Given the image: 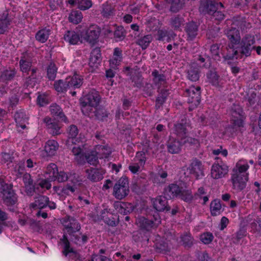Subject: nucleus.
Masks as SVG:
<instances>
[{"instance_id":"nucleus-1","label":"nucleus","mask_w":261,"mask_h":261,"mask_svg":"<svg viewBox=\"0 0 261 261\" xmlns=\"http://www.w3.org/2000/svg\"><path fill=\"white\" fill-rule=\"evenodd\" d=\"M242 22L234 19L231 29H227L225 34L229 39L230 43L228 47L226 48V53H222L224 61L230 64L234 60L242 58L243 55L247 57L250 55L251 50L254 48V38L252 36H247L240 43V36L238 30L236 26L242 28Z\"/></svg>"},{"instance_id":"nucleus-2","label":"nucleus","mask_w":261,"mask_h":261,"mask_svg":"<svg viewBox=\"0 0 261 261\" xmlns=\"http://www.w3.org/2000/svg\"><path fill=\"white\" fill-rule=\"evenodd\" d=\"M100 100V97L98 92L95 90H91L81 99L83 113L89 116L90 113L93 111L98 119L103 120L105 118L108 116V114L103 109H97L96 107Z\"/></svg>"},{"instance_id":"nucleus-3","label":"nucleus","mask_w":261,"mask_h":261,"mask_svg":"<svg viewBox=\"0 0 261 261\" xmlns=\"http://www.w3.org/2000/svg\"><path fill=\"white\" fill-rule=\"evenodd\" d=\"M249 164L253 165L254 161L252 160L247 161L241 159L236 163L231 175V180L234 189L241 190L246 187L248 180Z\"/></svg>"},{"instance_id":"nucleus-4","label":"nucleus","mask_w":261,"mask_h":261,"mask_svg":"<svg viewBox=\"0 0 261 261\" xmlns=\"http://www.w3.org/2000/svg\"><path fill=\"white\" fill-rule=\"evenodd\" d=\"M187 127L189 125H184V122L181 123L175 124L174 128L172 130V133L176 135L177 139H180L181 142L179 141H176L174 139V137L172 136L169 140V143L168 146L169 151L171 153H178L181 150L182 144H185L189 142L190 144H196L198 143L197 139L188 137L186 136L187 130Z\"/></svg>"},{"instance_id":"nucleus-5","label":"nucleus","mask_w":261,"mask_h":261,"mask_svg":"<svg viewBox=\"0 0 261 261\" xmlns=\"http://www.w3.org/2000/svg\"><path fill=\"white\" fill-rule=\"evenodd\" d=\"M78 129L76 126H70L68 130V138L67 140L66 144L69 147L71 145H74L72 148V151L75 156L76 161L84 159L83 149L85 147L84 143L86 139L84 135L80 134L77 137Z\"/></svg>"},{"instance_id":"nucleus-6","label":"nucleus","mask_w":261,"mask_h":261,"mask_svg":"<svg viewBox=\"0 0 261 261\" xmlns=\"http://www.w3.org/2000/svg\"><path fill=\"white\" fill-rule=\"evenodd\" d=\"M111 153V149L108 146L97 145L90 154L86 155L84 154V159H82L81 160L77 161L82 163L86 160L90 164L94 165L97 164L98 159L107 158Z\"/></svg>"},{"instance_id":"nucleus-7","label":"nucleus","mask_w":261,"mask_h":261,"mask_svg":"<svg viewBox=\"0 0 261 261\" xmlns=\"http://www.w3.org/2000/svg\"><path fill=\"white\" fill-rule=\"evenodd\" d=\"M223 6L222 3H217L214 0H204L201 3L199 9L202 12L212 15L217 20L223 19L224 14L221 11Z\"/></svg>"},{"instance_id":"nucleus-8","label":"nucleus","mask_w":261,"mask_h":261,"mask_svg":"<svg viewBox=\"0 0 261 261\" xmlns=\"http://www.w3.org/2000/svg\"><path fill=\"white\" fill-rule=\"evenodd\" d=\"M164 194L168 198L171 199L178 197L186 202L190 201L193 198L190 191L183 189L182 187H179L175 184L170 185L166 188Z\"/></svg>"},{"instance_id":"nucleus-9","label":"nucleus","mask_w":261,"mask_h":261,"mask_svg":"<svg viewBox=\"0 0 261 261\" xmlns=\"http://www.w3.org/2000/svg\"><path fill=\"white\" fill-rule=\"evenodd\" d=\"M129 193L128 181L127 178L122 177L115 184L113 195L116 199H122Z\"/></svg>"},{"instance_id":"nucleus-10","label":"nucleus","mask_w":261,"mask_h":261,"mask_svg":"<svg viewBox=\"0 0 261 261\" xmlns=\"http://www.w3.org/2000/svg\"><path fill=\"white\" fill-rule=\"evenodd\" d=\"M0 186L2 189L1 194L4 202L8 206L14 204L16 201V196L12 189L10 185L5 184L0 180Z\"/></svg>"},{"instance_id":"nucleus-11","label":"nucleus","mask_w":261,"mask_h":261,"mask_svg":"<svg viewBox=\"0 0 261 261\" xmlns=\"http://www.w3.org/2000/svg\"><path fill=\"white\" fill-rule=\"evenodd\" d=\"M60 243L63 247V254L69 259L74 261H82L77 253L70 247L67 234H64Z\"/></svg>"},{"instance_id":"nucleus-12","label":"nucleus","mask_w":261,"mask_h":261,"mask_svg":"<svg viewBox=\"0 0 261 261\" xmlns=\"http://www.w3.org/2000/svg\"><path fill=\"white\" fill-rule=\"evenodd\" d=\"M166 239L167 240V242H165L161 239L160 237L157 236L153 240L155 247L158 251L167 253L168 251H170L171 244L175 241V239L171 235Z\"/></svg>"},{"instance_id":"nucleus-13","label":"nucleus","mask_w":261,"mask_h":261,"mask_svg":"<svg viewBox=\"0 0 261 261\" xmlns=\"http://www.w3.org/2000/svg\"><path fill=\"white\" fill-rule=\"evenodd\" d=\"M145 161L146 157L144 152L142 151L137 152L133 162L129 166V170L134 174L137 173L140 168L144 166Z\"/></svg>"},{"instance_id":"nucleus-14","label":"nucleus","mask_w":261,"mask_h":261,"mask_svg":"<svg viewBox=\"0 0 261 261\" xmlns=\"http://www.w3.org/2000/svg\"><path fill=\"white\" fill-rule=\"evenodd\" d=\"M200 88L199 86H191L186 91V96L188 97V101L193 106H198L200 101Z\"/></svg>"},{"instance_id":"nucleus-15","label":"nucleus","mask_w":261,"mask_h":261,"mask_svg":"<svg viewBox=\"0 0 261 261\" xmlns=\"http://www.w3.org/2000/svg\"><path fill=\"white\" fill-rule=\"evenodd\" d=\"M228 172V167L226 165L215 163L212 166L211 174L214 179H219L224 177Z\"/></svg>"},{"instance_id":"nucleus-16","label":"nucleus","mask_w":261,"mask_h":261,"mask_svg":"<svg viewBox=\"0 0 261 261\" xmlns=\"http://www.w3.org/2000/svg\"><path fill=\"white\" fill-rule=\"evenodd\" d=\"M154 221L152 220L149 221L144 217L138 218L136 224L140 228L148 230L150 228L156 227L161 222L160 218L156 213V215H154Z\"/></svg>"},{"instance_id":"nucleus-17","label":"nucleus","mask_w":261,"mask_h":261,"mask_svg":"<svg viewBox=\"0 0 261 261\" xmlns=\"http://www.w3.org/2000/svg\"><path fill=\"white\" fill-rule=\"evenodd\" d=\"M82 33V38H83L84 41L92 42L99 36L100 29L96 25H92L87 30Z\"/></svg>"},{"instance_id":"nucleus-18","label":"nucleus","mask_w":261,"mask_h":261,"mask_svg":"<svg viewBox=\"0 0 261 261\" xmlns=\"http://www.w3.org/2000/svg\"><path fill=\"white\" fill-rule=\"evenodd\" d=\"M231 113L232 121L234 127L243 126L245 119L243 111L239 106H234Z\"/></svg>"},{"instance_id":"nucleus-19","label":"nucleus","mask_w":261,"mask_h":261,"mask_svg":"<svg viewBox=\"0 0 261 261\" xmlns=\"http://www.w3.org/2000/svg\"><path fill=\"white\" fill-rule=\"evenodd\" d=\"M62 223L66 232L71 236L70 239L72 240V234L79 231L81 228L80 224L75 219L69 217L64 220Z\"/></svg>"},{"instance_id":"nucleus-20","label":"nucleus","mask_w":261,"mask_h":261,"mask_svg":"<svg viewBox=\"0 0 261 261\" xmlns=\"http://www.w3.org/2000/svg\"><path fill=\"white\" fill-rule=\"evenodd\" d=\"M82 33L80 31H67L64 36L65 41L71 45L77 44L79 42H82L84 40L82 38Z\"/></svg>"},{"instance_id":"nucleus-21","label":"nucleus","mask_w":261,"mask_h":261,"mask_svg":"<svg viewBox=\"0 0 261 261\" xmlns=\"http://www.w3.org/2000/svg\"><path fill=\"white\" fill-rule=\"evenodd\" d=\"M190 172L193 174L196 178H200L204 176L203 166L201 162L194 160L192 161L189 167Z\"/></svg>"},{"instance_id":"nucleus-22","label":"nucleus","mask_w":261,"mask_h":261,"mask_svg":"<svg viewBox=\"0 0 261 261\" xmlns=\"http://www.w3.org/2000/svg\"><path fill=\"white\" fill-rule=\"evenodd\" d=\"M101 62V54L100 49L96 48L92 50L90 54L89 65L93 70L98 67Z\"/></svg>"},{"instance_id":"nucleus-23","label":"nucleus","mask_w":261,"mask_h":261,"mask_svg":"<svg viewBox=\"0 0 261 261\" xmlns=\"http://www.w3.org/2000/svg\"><path fill=\"white\" fill-rule=\"evenodd\" d=\"M58 143L54 140H49L45 144L44 150L46 155L51 156L57 153L59 149Z\"/></svg>"},{"instance_id":"nucleus-24","label":"nucleus","mask_w":261,"mask_h":261,"mask_svg":"<svg viewBox=\"0 0 261 261\" xmlns=\"http://www.w3.org/2000/svg\"><path fill=\"white\" fill-rule=\"evenodd\" d=\"M87 177L90 180L93 181H98L103 178V175L105 173L103 169L90 168L86 171Z\"/></svg>"},{"instance_id":"nucleus-25","label":"nucleus","mask_w":261,"mask_h":261,"mask_svg":"<svg viewBox=\"0 0 261 261\" xmlns=\"http://www.w3.org/2000/svg\"><path fill=\"white\" fill-rule=\"evenodd\" d=\"M167 197L159 196L152 200L154 208L158 211L168 210L167 207Z\"/></svg>"},{"instance_id":"nucleus-26","label":"nucleus","mask_w":261,"mask_h":261,"mask_svg":"<svg viewBox=\"0 0 261 261\" xmlns=\"http://www.w3.org/2000/svg\"><path fill=\"white\" fill-rule=\"evenodd\" d=\"M44 122L46 123V126L50 133L53 135H57L61 134L60 128L61 126L55 120L45 118Z\"/></svg>"},{"instance_id":"nucleus-27","label":"nucleus","mask_w":261,"mask_h":261,"mask_svg":"<svg viewBox=\"0 0 261 261\" xmlns=\"http://www.w3.org/2000/svg\"><path fill=\"white\" fill-rule=\"evenodd\" d=\"M65 83L69 89L78 88L82 84V79L79 75L74 74L73 76L66 78Z\"/></svg>"},{"instance_id":"nucleus-28","label":"nucleus","mask_w":261,"mask_h":261,"mask_svg":"<svg viewBox=\"0 0 261 261\" xmlns=\"http://www.w3.org/2000/svg\"><path fill=\"white\" fill-rule=\"evenodd\" d=\"M58 174L57 166L55 164H50L47 166L45 170V176L51 181L56 180Z\"/></svg>"},{"instance_id":"nucleus-29","label":"nucleus","mask_w":261,"mask_h":261,"mask_svg":"<svg viewBox=\"0 0 261 261\" xmlns=\"http://www.w3.org/2000/svg\"><path fill=\"white\" fill-rule=\"evenodd\" d=\"M122 60V51L118 48L114 49L112 58L110 60V66L112 68L115 69Z\"/></svg>"},{"instance_id":"nucleus-30","label":"nucleus","mask_w":261,"mask_h":261,"mask_svg":"<svg viewBox=\"0 0 261 261\" xmlns=\"http://www.w3.org/2000/svg\"><path fill=\"white\" fill-rule=\"evenodd\" d=\"M68 3L71 5H77L81 10H86L92 6L91 0H68Z\"/></svg>"},{"instance_id":"nucleus-31","label":"nucleus","mask_w":261,"mask_h":261,"mask_svg":"<svg viewBox=\"0 0 261 261\" xmlns=\"http://www.w3.org/2000/svg\"><path fill=\"white\" fill-rule=\"evenodd\" d=\"M14 119L18 127H20L22 129H24L26 127L25 124L27 122L28 118L23 112L20 111L16 113Z\"/></svg>"},{"instance_id":"nucleus-32","label":"nucleus","mask_w":261,"mask_h":261,"mask_svg":"<svg viewBox=\"0 0 261 261\" xmlns=\"http://www.w3.org/2000/svg\"><path fill=\"white\" fill-rule=\"evenodd\" d=\"M24 57L22 58L19 62L20 69L23 73H27L29 71H31L32 73V75L30 76V81L32 79L34 78L33 74L36 72V70L34 69H32L30 70V68L31 66V63L29 61H27L24 60Z\"/></svg>"},{"instance_id":"nucleus-33","label":"nucleus","mask_w":261,"mask_h":261,"mask_svg":"<svg viewBox=\"0 0 261 261\" xmlns=\"http://www.w3.org/2000/svg\"><path fill=\"white\" fill-rule=\"evenodd\" d=\"M186 31L188 40H192L197 34V24L193 22L188 23L186 27Z\"/></svg>"},{"instance_id":"nucleus-34","label":"nucleus","mask_w":261,"mask_h":261,"mask_svg":"<svg viewBox=\"0 0 261 261\" xmlns=\"http://www.w3.org/2000/svg\"><path fill=\"white\" fill-rule=\"evenodd\" d=\"M23 181L24 184L25 192L28 195H32L35 189L32 184V180L29 174H25L23 177Z\"/></svg>"},{"instance_id":"nucleus-35","label":"nucleus","mask_w":261,"mask_h":261,"mask_svg":"<svg viewBox=\"0 0 261 261\" xmlns=\"http://www.w3.org/2000/svg\"><path fill=\"white\" fill-rule=\"evenodd\" d=\"M48 198L44 196H39L36 198L35 201L32 203L31 206L33 208H43L47 206Z\"/></svg>"},{"instance_id":"nucleus-36","label":"nucleus","mask_w":261,"mask_h":261,"mask_svg":"<svg viewBox=\"0 0 261 261\" xmlns=\"http://www.w3.org/2000/svg\"><path fill=\"white\" fill-rule=\"evenodd\" d=\"M50 111L54 116H58L61 121H63L65 123L67 122L66 117L62 112L61 108L59 106L57 105H53L50 106Z\"/></svg>"},{"instance_id":"nucleus-37","label":"nucleus","mask_w":261,"mask_h":261,"mask_svg":"<svg viewBox=\"0 0 261 261\" xmlns=\"http://www.w3.org/2000/svg\"><path fill=\"white\" fill-rule=\"evenodd\" d=\"M50 35V30L48 29H43L39 31L36 35V38L38 41L44 43L48 38Z\"/></svg>"},{"instance_id":"nucleus-38","label":"nucleus","mask_w":261,"mask_h":261,"mask_svg":"<svg viewBox=\"0 0 261 261\" xmlns=\"http://www.w3.org/2000/svg\"><path fill=\"white\" fill-rule=\"evenodd\" d=\"M199 69L196 67L195 64H193L188 71V77L193 82H195L199 79Z\"/></svg>"},{"instance_id":"nucleus-39","label":"nucleus","mask_w":261,"mask_h":261,"mask_svg":"<svg viewBox=\"0 0 261 261\" xmlns=\"http://www.w3.org/2000/svg\"><path fill=\"white\" fill-rule=\"evenodd\" d=\"M7 12L0 14V34L4 33L8 29L10 24L9 20L7 19Z\"/></svg>"},{"instance_id":"nucleus-40","label":"nucleus","mask_w":261,"mask_h":261,"mask_svg":"<svg viewBox=\"0 0 261 261\" xmlns=\"http://www.w3.org/2000/svg\"><path fill=\"white\" fill-rule=\"evenodd\" d=\"M211 214L213 216H217L222 212V206L220 201L219 200H214L211 203Z\"/></svg>"},{"instance_id":"nucleus-41","label":"nucleus","mask_w":261,"mask_h":261,"mask_svg":"<svg viewBox=\"0 0 261 261\" xmlns=\"http://www.w3.org/2000/svg\"><path fill=\"white\" fill-rule=\"evenodd\" d=\"M106 213L107 214V216H109V215H113V214H112L111 212H110V211H109L108 210L105 209L103 210V211L102 212L101 215L100 216H92V219L95 221H98L100 220H103L105 222L108 223L109 225H115V221H112L111 222H110L109 221H108L107 220V218H106V216L105 215Z\"/></svg>"},{"instance_id":"nucleus-42","label":"nucleus","mask_w":261,"mask_h":261,"mask_svg":"<svg viewBox=\"0 0 261 261\" xmlns=\"http://www.w3.org/2000/svg\"><path fill=\"white\" fill-rule=\"evenodd\" d=\"M82 19L83 14L82 12L77 10L72 11L69 16V21L74 24L80 23Z\"/></svg>"},{"instance_id":"nucleus-43","label":"nucleus","mask_w":261,"mask_h":261,"mask_svg":"<svg viewBox=\"0 0 261 261\" xmlns=\"http://www.w3.org/2000/svg\"><path fill=\"white\" fill-rule=\"evenodd\" d=\"M167 176V172L165 171H162L157 175H155L152 177V181L153 183L156 184H164L166 182V178Z\"/></svg>"},{"instance_id":"nucleus-44","label":"nucleus","mask_w":261,"mask_h":261,"mask_svg":"<svg viewBox=\"0 0 261 261\" xmlns=\"http://www.w3.org/2000/svg\"><path fill=\"white\" fill-rule=\"evenodd\" d=\"M184 20L181 17H175L171 19V24L175 30H181V27L184 25Z\"/></svg>"},{"instance_id":"nucleus-45","label":"nucleus","mask_w":261,"mask_h":261,"mask_svg":"<svg viewBox=\"0 0 261 261\" xmlns=\"http://www.w3.org/2000/svg\"><path fill=\"white\" fill-rule=\"evenodd\" d=\"M152 40V37L150 35H146L143 37L140 38L137 42L142 49H144L147 47Z\"/></svg>"},{"instance_id":"nucleus-46","label":"nucleus","mask_w":261,"mask_h":261,"mask_svg":"<svg viewBox=\"0 0 261 261\" xmlns=\"http://www.w3.org/2000/svg\"><path fill=\"white\" fill-rule=\"evenodd\" d=\"M57 71V68L55 64L51 63L47 69V75L48 78L50 80H54L56 76Z\"/></svg>"},{"instance_id":"nucleus-47","label":"nucleus","mask_w":261,"mask_h":261,"mask_svg":"<svg viewBox=\"0 0 261 261\" xmlns=\"http://www.w3.org/2000/svg\"><path fill=\"white\" fill-rule=\"evenodd\" d=\"M15 72L14 70L10 69L9 70H5L3 71L0 76V80L8 81L12 79L15 75Z\"/></svg>"},{"instance_id":"nucleus-48","label":"nucleus","mask_w":261,"mask_h":261,"mask_svg":"<svg viewBox=\"0 0 261 261\" xmlns=\"http://www.w3.org/2000/svg\"><path fill=\"white\" fill-rule=\"evenodd\" d=\"M54 88L55 90L58 92H64L66 91L68 88L67 84L64 83L62 80H58L55 82L54 84Z\"/></svg>"},{"instance_id":"nucleus-49","label":"nucleus","mask_w":261,"mask_h":261,"mask_svg":"<svg viewBox=\"0 0 261 261\" xmlns=\"http://www.w3.org/2000/svg\"><path fill=\"white\" fill-rule=\"evenodd\" d=\"M101 13L104 17H108L113 13V8L111 4L106 3L103 5Z\"/></svg>"},{"instance_id":"nucleus-50","label":"nucleus","mask_w":261,"mask_h":261,"mask_svg":"<svg viewBox=\"0 0 261 261\" xmlns=\"http://www.w3.org/2000/svg\"><path fill=\"white\" fill-rule=\"evenodd\" d=\"M114 207L116 213L126 214L125 208H126L125 202H116L114 203Z\"/></svg>"},{"instance_id":"nucleus-51","label":"nucleus","mask_w":261,"mask_h":261,"mask_svg":"<svg viewBox=\"0 0 261 261\" xmlns=\"http://www.w3.org/2000/svg\"><path fill=\"white\" fill-rule=\"evenodd\" d=\"M48 96L45 93L40 94L38 96L37 103L40 106H44L48 104Z\"/></svg>"},{"instance_id":"nucleus-52","label":"nucleus","mask_w":261,"mask_h":261,"mask_svg":"<svg viewBox=\"0 0 261 261\" xmlns=\"http://www.w3.org/2000/svg\"><path fill=\"white\" fill-rule=\"evenodd\" d=\"M207 77L213 85L215 86H219V78L218 76L215 72H212L208 74Z\"/></svg>"},{"instance_id":"nucleus-53","label":"nucleus","mask_w":261,"mask_h":261,"mask_svg":"<svg viewBox=\"0 0 261 261\" xmlns=\"http://www.w3.org/2000/svg\"><path fill=\"white\" fill-rule=\"evenodd\" d=\"M211 52L212 57L215 60H219V46L217 44L213 45L211 47Z\"/></svg>"},{"instance_id":"nucleus-54","label":"nucleus","mask_w":261,"mask_h":261,"mask_svg":"<svg viewBox=\"0 0 261 261\" xmlns=\"http://www.w3.org/2000/svg\"><path fill=\"white\" fill-rule=\"evenodd\" d=\"M214 237L212 233L210 232L204 233L200 236V240L205 244L210 243Z\"/></svg>"},{"instance_id":"nucleus-55","label":"nucleus","mask_w":261,"mask_h":261,"mask_svg":"<svg viewBox=\"0 0 261 261\" xmlns=\"http://www.w3.org/2000/svg\"><path fill=\"white\" fill-rule=\"evenodd\" d=\"M178 243L182 244L185 246H188L192 243V238L189 234H186L180 238V240H177Z\"/></svg>"},{"instance_id":"nucleus-56","label":"nucleus","mask_w":261,"mask_h":261,"mask_svg":"<svg viewBox=\"0 0 261 261\" xmlns=\"http://www.w3.org/2000/svg\"><path fill=\"white\" fill-rule=\"evenodd\" d=\"M182 6L181 0H173L171 3V11L174 12L178 11Z\"/></svg>"},{"instance_id":"nucleus-57","label":"nucleus","mask_w":261,"mask_h":261,"mask_svg":"<svg viewBox=\"0 0 261 261\" xmlns=\"http://www.w3.org/2000/svg\"><path fill=\"white\" fill-rule=\"evenodd\" d=\"M152 74L153 76V81L156 84H161L165 80L164 76L159 74L156 70L153 71Z\"/></svg>"},{"instance_id":"nucleus-58","label":"nucleus","mask_w":261,"mask_h":261,"mask_svg":"<svg viewBox=\"0 0 261 261\" xmlns=\"http://www.w3.org/2000/svg\"><path fill=\"white\" fill-rule=\"evenodd\" d=\"M38 185L41 188V190H48L51 187L50 182L47 179L41 180L38 181Z\"/></svg>"},{"instance_id":"nucleus-59","label":"nucleus","mask_w":261,"mask_h":261,"mask_svg":"<svg viewBox=\"0 0 261 261\" xmlns=\"http://www.w3.org/2000/svg\"><path fill=\"white\" fill-rule=\"evenodd\" d=\"M70 179V177L68 176L64 172H58V174L57 175L56 180H57L59 182H64L67 179Z\"/></svg>"},{"instance_id":"nucleus-60","label":"nucleus","mask_w":261,"mask_h":261,"mask_svg":"<svg viewBox=\"0 0 261 261\" xmlns=\"http://www.w3.org/2000/svg\"><path fill=\"white\" fill-rule=\"evenodd\" d=\"M167 33L163 31H158V39L160 40H166L167 41H169L171 39V38H173V37L172 36L171 37L166 36Z\"/></svg>"},{"instance_id":"nucleus-61","label":"nucleus","mask_w":261,"mask_h":261,"mask_svg":"<svg viewBox=\"0 0 261 261\" xmlns=\"http://www.w3.org/2000/svg\"><path fill=\"white\" fill-rule=\"evenodd\" d=\"M89 261H112V260L102 255H94Z\"/></svg>"},{"instance_id":"nucleus-62","label":"nucleus","mask_w":261,"mask_h":261,"mask_svg":"<svg viewBox=\"0 0 261 261\" xmlns=\"http://www.w3.org/2000/svg\"><path fill=\"white\" fill-rule=\"evenodd\" d=\"M114 36L117 41L122 40L124 36L123 29L122 28H118L115 32Z\"/></svg>"},{"instance_id":"nucleus-63","label":"nucleus","mask_w":261,"mask_h":261,"mask_svg":"<svg viewBox=\"0 0 261 261\" xmlns=\"http://www.w3.org/2000/svg\"><path fill=\"white\" fill-rule=\"evenodd\" d=\"M257 223H254V224H251V229L253 231H261V219H258V220L256 221Z\"/></svg>"},{"instance_id":"nucleus-64","label":"nucleus","mask_w":261,"mask_h":261,"mask_svg":"<svg viewBox=\"0 0 261 261\" xmlns=\"http://www.w3.org/2000/svg\"><path fill=\"white\" fill-rule=\"evenodd\" d=\"M63 0H49L50 7L52 9H55L57 6L62 3Z\"/></svg>"}]
</instances>
